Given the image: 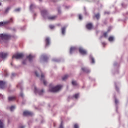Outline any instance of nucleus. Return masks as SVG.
Returning a JSON list of instances; mask_svg holds the SVG:
<instances>
[{"mask_svg":"<svg viewBox=\"0 0 128 128\" xmlns=\"http://www.w3.org/2000/svg\"><path fill=\"white\" fill-rule=\"evenodd\" d=\"M62 88V86H57L55 87L50 86V91L52 92H56L59 91Z\"/></svg>","mask_w":128,"mask_h":128,"instance_id":"f257e3e1","label":"nucleus"},{"mask_svg":"<svg viewBox=\"0 0 128 128\" xmlns=\"http://www.w3.org/2000/svg\"><path fill=\"white\" fill-rule=\"evenodd\" d=\"M10 22H13L12 18H10V20H8L7 21H4V22H0V26H4Z\"/></svg>","mask_w":128,"mask_h":128,"instance_id":"f03ea898","label":"nucleus"},{"mask_svg":"<svg viewBox=\"0 0 128 128\" xmlns=\"http://www.w3.org/2000/svg\"><path fill=\"white\" fill-rule=\"evenodd\" d=\"M0 38L2 40H8L10 38L11 36L8 34H0Z\"/></svg>","mask_w":128,"mask_h":128,"instance_id":"7ed1b4c3","label":"nucleus"},{"mask_svg":"<svg viewBox=\"0 0 128 128\" xmlns=\"http://www.w3.org/2000/svg\"><path fill=\"white\" fill-rule=\"evenodd\" d=\"M24 55L22 54H18L16 55H14L12 56V58H15L16 60L22 58L24 57Z\"/></svg>","mask_w":128,"mask_h":128,"instance_id":"20e7f679","label":"nucleus"},{"mask_svg":"<svg viewBox=\"0 0 128 128\" xmlns=\"http://www.w3.org/2000/svg\"><path fill=\"white\" fill-rule=\"evenodd\" d=\"M93 28V25L92 23H88L86 24V28L88 30H92Z\"/></svg>","mask_w":128,"mask_h":128,"instance_id":"39448f33","label":"nucleus"},{"mask_svg":"<svg viewBox=\"0 0 128 128\" xmlns=\"http://www.w3.org/2000/svg\"><path fill=\"white\" fill-rule=\"evenodd\" d=\"M24 116H32L33 114L32 112H28V111H25L24 112L23 114Z\"/></svg>","mask_w":128,"mask_h":128,"instance_id":"423d86ee","label":"nucleus"},{"mask_svg":"<svg viewBox=\"0 0 128 128\" xmlns=\"http://www.w3.org/2000/svg\"><path fill=\"white\" fill-rule=\"evenodd\" d=\"M79 52L83 55L86 54V51L82 48H79Z\"/></svg>","mask_w":128,"mask_h":128,"instance_id":"0eeeda50","label":"nucleus"},{"mask_svg":"<svg viewBox=\"0 0 128 128\" xmlns=\"http://www.w3.org/2000/svg\"><path fill=\"white\" fill-rule=\"evenodd\" d=\"M45 42L46 46H48L50 44V38H49V37H46Z\"/></svg>","mask_w":128,"mask_h":128,"instance_id":"6e6552de","label":"nucleus"},{"mask_svg":"<svg viewBox=\"0 0 128 128\" xmlns=\"http://www.w3.org/2000/svg\"><path fill=\"white\" fill-rule=\"evenodd\" d=\"M8 54L7 53L1 52L0 54V57L2 58H5L7 57Z\"/></svg>","mask_w":128,"mask_h":128,"instance_id":"1a4fd4ad","label":"nucleus"},{"mask_svg":"<svg viewBox=\"0 0 128 128\" xmlns=\"http://www.w3.org/2000/svg\"><path fill=\"white\" fill-rule=\"evenodd\" d=\"M5 88V82L0 81V89H4Z\"/></svg>","mask_w":128,"mask_h":128,"instance_id":"9d476101","label":"nucleus"},{"mask_svg":"<svg viewBox=\"0 0 128 128\" xmlns=\"http://www.w3.org/2000/svg\"><path fill=\"white\" fill-rule=\"evenodd\" d=\"M38 92V94H39L40 95H42V94H44V90H42L40 91V92H38V90L35 87V88H34V92H35V93H36V92Z\"/></svg>","mask_w":128,"mask_h":128,"instance_id":"9b49d317","label":"nucleus"},{"mask_svg":"<svg viewBox=\"0 0 128 128\" xmlns=\"http://www.w3.org/2000/svg\"><path fill=\"white\" fill-rule=\"evenodd\" d=\"M41 78L40 80H43L44 85L46 86L47 84V82L44 80V76L43 74H42Z\"/></svg>","mask_w":128,"mask_h":128,"instance_id":"f8f14e48","label":"nucleus"},{"mask_svg":"<svg viewBox=\"0 0 128 128\" xmlns=\"http://www.w3.org/2000/svg\"><path fill=\"white\" fill-rule=\"evenodd\" d=\"M16 100V97L14 96H9L8 98V101H14V100Z\"/></svg>","mask_w":128,"mask_h":128,"instance_id":"ddd939ff","label":"nucleus"},{"mask_svg":"<svg viewBox=\"0 0 128 128\" xmlns=\"http://www.w3.org/2000/svg\"><path fill=\"white\" fill-rule=\"evenodd\" d=\"M57 18V16H50V17L48 18V20H56Z\"/></svg>","mask_w":128,"mask_h":128,"instance_id":"4468645a","label":"nucleus"},{"mask_svg":"<svg viewBox=\"0 0 128 128\" xmlns=\"http://www.w3.org/2000/svg\"><path fill=\"white\" fill-rule=\"evenodd\" d=\"M47 14H48V11H46V10H43L42 11V16H44Z\"/></svg>","mask_w":128,"mask_h":128,"instance_id":"2eb2a0df","label":"nucleus"},{"mask_svg":"<svg viewBox=\"0 0 128 128\" xmlns=\"http://www.w3.org/2000/svg\"><path fill=\"white\" fill-rule=\"evenodd\" d=\"M61 30L62 32V34L64 35L66 32V27H62Z\"/></svg>","mask_w":128,"mask_h":128,"instance_id":"dca6fc26","label":"nucleus"},{"mask_svg":"<svg viewBox=\"0 0 128 128\" xmlns=\"http://www.w3.org/2000/svg\"><path fill=\"white\" fill-rule=\"evenodd\" d=\"M76 50V48L75 47H72L70 48V54H72V52L74 51H75Z\"/></svg>","mask_w":128,"mask_h":128,"instance_id":"f3484780","label":"nucleus"},{"mask_svg":"<svg viewBox=\"0 0 128 128\" xmlns=\"http://www.w3.org/2000/svg\"><path fill=\"white\" fill-rule=\"evenodd\" d=\"M34 58V56L32 55H29L28 56H27V58L29 60L30 62L32 60V58Z\"/></svg>","mask_w":128,"mask_h":128,"instance_id":"a211bd4d","label":"nucleus"},{"mask_svg":"<svg viewBox=\"0 0 128 128\" xmlns=\"http://www.w3.org/2000/svg\"><path fill=\"white\" fill-rule=\"evenodd\" d=\"M114 40V37H112V36H110L108 38V40L109 42H112Z\"/></svg>","mask_w":128,"mask_h":128,"instance_id":"6ab92c4d","label":"nucleus"},{"mask_svg":"<svg viewBox=\"0 0 128 128\" xmlns=\"http://www.w3.org/2000/svg\"><path fill=\"white\" fill-rule=\"evenodd\" d=\"M36 8V6L35 5H34V4H31L30 6V10H32L34 8Z\"/></svg>","mask_w":128,"mask_h":128,"instance_id":"aec40b11","label":"nucleus"},{"mask_svg":"<svg viewBox=\"0 0 128 128\" xmlns=\"http://www.w3.org/2000/svg\"><path fill=\"white\" fill-rule=\"evenodd\" d=\"M109 32V31H108L107 32H104V34H103V36L104 38H107L108 36V33Z\"/></svg>","mask_w":128,"mask_h":128,"instance_id":"412c9836","label":"nucleus"},{"mask_svg":"<svg viewBox=\"0 0 128 128\" xmlns=\"http://www.w3.org/2000/svg\"><path fill=\"white\" fill-rule=\"evenodd\" d=\"M68 75H65V76H63V78H62V80H65L68 78Z\"/></svg>","mask_w":128,"mask_h":128,"instance_id":"4be33fe9","label":"nucleus"},{"mask_svg":"<svg viewBox=\"0 0 128 128\" xmlns=\"http://www.w3.org/2000/svg\"><path fill=\"white\" fill-rule=\"evenodd\" d=\"M72 85H73V86H77L78 85V83L76 82V81L72 80Z\"/></svg>","mask_w":128,"mask_h":128,"instance_id":"5701e85b","label":"nucleus"},{"mask_svg":"<svg viewBox=\"0 0 128 128\" xmlns=\"http://www.w3.org/2000/svg\"><path fill=\"white\" fill-rule=\"evenodd\" d=\"M0 128H4V124L1 120H0Z\"/></svg>","mask_w":128,"mask_h":128,"instance_id":"b1692460","label":"nucleus"},{"mask_svg":"<svg viewBox=\"0 0 128 128\" xmlns=\"http://www.w3.org/2000/svg\"><path fill=\"white\" fill-rule=\"evenodd\" d=\"M95 17H96V18L97 20H99V18H100V14H96L95 15Z\"/></svg>","mask_w":128,"mask_h":128,"instance_id":"393cba45","label":"nucleus"},{"mask_svg":"<svg viewBox=\"0 0 128 128\" xmlns=\"http://www.w3.org/2000/svg\"><path fill=\"white\" fill-rule=\"evenodd\" d=\"M42 58L44 60H46L48 59V58L46 56H42Z\"/></svg>","mask_w":128,"mask_h":128,"instance_id":"a878e982","label":"nucleus"},{"mask_svg":"<svg viewBox=\"0 0 128 128\" xmlns=\"http://www.w3.org/2000/svg\"><path fill=\"white\" fill-rule=\"evenodd\" d=\"M79 96V94H75V95L73 96V98H78Z\"/></svg>","mask_w":128,"mask_h":128,"instance_id":"bb28decb","label":"nucleus"},{"mask_svg":"<svg viewBox=\"0 0 128 128\" xmlns=\"http://www.w3.org/2000/svg\"><path fill=\"white\" fill-rule=\"evenodd\" d=\"M82 70L84 72H88V70L86 68H82Z\"/></svg>","mask_w":128,"mask_h":128,"instance_id":"cd10ccee","label":"nucleus"},{"mask_svg":"<svg viewBox=\"0 0 128 128\" xmlns=\"http://www.w3.org/2000/svg\"><path fill=\"white\" fill-rule=\"evenodd\" d=\"M10 10V7H8L6 9V12H8Z\"/></svg>","mask_w":128,"mask_h":128,"instance_id":"c85d7f7f","label":"nucleus"},{"mask_svg":"<svg viewBox=\"0 0 128 128\" xmlns=\"http://www.w3.org/2000/svg\"><path fill=\"white\" fill-rule=\"evenodd\" d=\"M15 108V107L14 106H12L10 107V110L12 112L13 111Z\"/></svg>","mask_w":128,"mask_h":128,"instance_id":"c756f323","label":"nucleus"},{"mask_svg":"<svg viewBox=\"0 0 128 128\" xmlns=\"http://www.w3.org/2000/svg\"><path fill=\"white\" fill-rule=\"evenodd\" d=\"M91 61H92V64H94L95 62H94V58H91Z\"/></svg>","mask_w":128,"mask_h":128,"instance_id":"7c9ffc66","label":"nucleus"},{"mask_svg":"<svg viewBox=\"0 0 128 128\" xmlns=\"http://www.w3.org/2000/svg\"><path fill=\"white\" fill-rule=\"evenodd\" d=\"M59 128H64L62 122H61V124H60V127H59Z\"/></svg>","mask_w":128,"mask_h":128,"instance_id":"2f4dec72","label":"nucleus"},{"mask_svg":"<svg viewBox=\"0 0 128 128\" xmlns=\"http://www.w3.org/2000/svg\"><path fill=\"white\" fill-rule=\"evenodd\" d=\"M74 128H78V124H74Z\"/></svg>","mask_w":128,"mask_h":128,"instance_id":"473e14b6","label":"nucleus"},{"mask_svg":"<svg viewBox=\"0 0 128 128\" xmlns=\"http://www.w3.org/2000/svg\"><path fill=\"white\" fill-rule=\"evenodd\" d=\"M50 28L51 29H53V28H54V25H50Z\"/></svg>","mask_w":128,"mask_h":128,"instance_id":"72a5a7b5","label":"nucleus"},{"mask_svg":"<svg viewBox=\"0 0 128 128\" xmlns=\"http://www.w3.org/2000/svg\"><path fill=\"white\" fill-rule=\"evenodd\" d=\"M114 102L116 104H118V101L116 99H115Z\"/></svg>","mask_w":128,"mask_h":128,"instance_id":"f704fd0d","label":"nucleus"},{"mask_svg":"<svg viewBox=\"0 0 128 128\" xmlns=\"http://www.w3.org/2000/svg\"><path fill=\"white\" fill-rule=\"evenodd\" d=\"M82 15L80 14L79 15V20H82Z\"/></svg>","mask_w":128,"mask_h":128,"instance_id":"c9c22d12","label":"nucleus"},{"mask_svg":"<svg viewBox=\"0 0 128 128\" xmlns=\"http://www.w3.org/2000/svg\"><path fill=\"white\" fill-rule=\"evenodd\" d=\"M20 8H17V9H16L15 10L16 12H20Z\"/></svg>","mask_w":128,"mask_h":128,"instance_id":"e433bc0d","label":"nucleus"},{"mask_svg":"<svg viewBox=\"0 0 128 128\" xmlns=\"http://www.w3.org/2000/svg\"><path fill=\"white\" fill-rule=\"evenodd\" d=\"M35 74L37 77L39 76V75L36 72H35Z\"/></svg>","mask_w":128,"mask_h":128,"instance_id":"4c0bfd02","label":"nucleus"},{"mask_svg":"<svg viewBox=\"0 0 128 128\" xmlns=\"http://www.w3.org/2000/svg\"><path fill=\"white\" fill-rule=\"evenodd\" d=\"M22 64H26V60H24L23 62H22Z\"/></svg>","mask_w":128,"mask_h":128,"instance_id":"58836bf2","label":"nucleus"},{"mask_svg":"<svg viewBox=\"0 0 128 128\" xmlns=\"http://www.w3.org/2000/svg\"><path fill=\"white\" fill-rule=\"evenodd\" d=\"M25 128V126H20V128Z\"/></svg>","mask_w":128,"mask_h":128,"instance_id":"ea45409f","label":"nucleus"},{"mask_svg":"<svg viewBox=\"0 0 128 128\" xmlns=\"http://www.w3.org/2000/svg\"><path fill=\"white\" fill-rule=\"evenodd\" d=\"M15 75H16L15 74H14V73L12 74V76H14Z\"/></svg>","mask_w":128,"mask_h":128,"instance_id":"a19ab883","label":"nucleus"},{"mask_svg":"<svg viewBox=\"0 0 128 128\" xmlns=\"http://www.w3.org/2000/svg\"><path fill=\"white\" fill-rule=\"evenodd\" d=\"M20 96H22V97H23V94H20Z\"/></svg>","mask_w":128,"mask_h":128,"instance_id":"79ce46f5","label":"nucleus"},{"mask_svg":"<svg viewBox=\"0 0 128 128\" xmlns=\"http://www.w3.org/2000/svg\"><path fill=\"white\" fill-rule=\"evenodd\" d=\"M104 14H109V13H108V12H107V13H106V12H104Z\"/></svg>","mask_w":128,"mask_h":128,"instance_id":"37998d69","label":"nucleus"},{"mask_svg":"<svg viewBox=\"0 0 128 128\" xmlns=\"http://www.w3.org/2000/svg\"><path fill=\"white\" fill-rule=\"evenodd\" d=\"M2 94H0V97H2Z\"/></svg>","mask_w":128,"mask_h":128,"instance_id":"c03bdc74","label":"nucleus"},{"mask_svg":"<svg viewBox=\"0 0 128 128\" xmlns=\"http://www.w3.org/2000/svg\"><path fill=\"white\" fill-rule=\"evenodd\" d=\"M17 87H18H18H19V86H18H18H17Z\"/></svg>","mask_w":128,"mask_h":128,"instance_id":"a18cd8bd","label":"nucleus"},{"mask_svg":"<svg viewBox=\"0 0 128 128\" xmlns=\"http://www.w3.org/2000/svg\"><path fill=\"white\" fill-rule=\"evenodd\" d=\"M1 4H1V2H0V6H1Z\"/></svg>","mask_w":128,"mask_h":128,"instance_id":"49530a36","label":"nucleus"},{"mask_svg":"<svg viewBox=\"0 0 128 128\" xmlns=\"http://www.w3.org/2000/svg\"><path fill=\"white\" fill-rule=\"evenodd\" d=\"M58 12H60V10H58Z\"/></svg>","mask_w":128,"mask_h":128,"instance_id":"de8ad7c7","label":"nucleus"},{"mask_svg":"<svg viewBox=\"0 0 128 128\" xmlns=\"http://www.w3.org/2000/svg\"><path fill=\"white\" fill-rule=\"evenodd\" d=\"M40 1H42V0H40Z\"/></svg>","mask_w":128,"mask_h":128,"instance_id":"09e8293b","label":"nucleus"},{"mask_svg":"<svg viewBox=\"0 0 128 128\" xmlns=\"http://www.w3.org/2000/svg\"><path fill=\"white\" fill-rule=\"evenodd\" d=\"M11 65H12V63H11Z\"/></svg>","mask_w":128,"mask_h":128,"instance_id":"8fccbe9b","label":"nucleus"}]
</instances>
